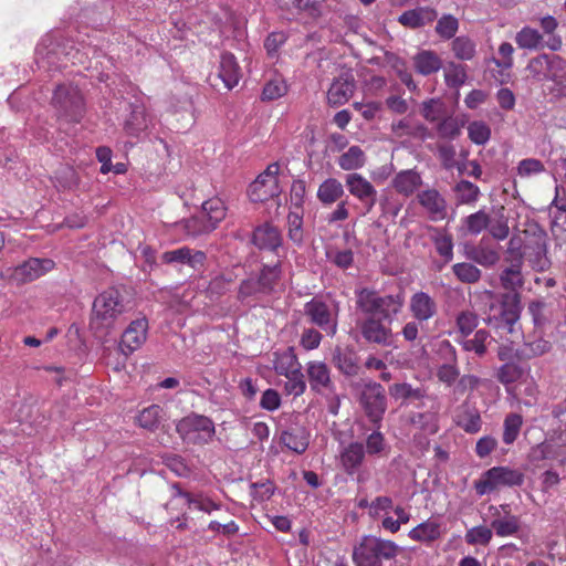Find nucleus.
<instances>
[{
    "label": "nucleus",
    "instance_id": "nucleus-11",
    "mask_svg": "<svg viewBox=\"0 0 566 566\" xmlns=\"http://www.w3.org/2000/svg\"><path fill=\"white\" fill-rule=\"evenodd\" d=\"M277 163L270 164L249 187V196L253 202H264L281 193L277 175Z\"/></svg>",
    "mask_w": 566,
    "mask_h": 566
},
{
    "label": "nucleus",
    "instance_id": "nucleus-39",
    "mask_svg": "<svg viewBox=\"0 0 566 566\" xmlns=\"http://www.w3.org/2000/svg\"><path fill=\"white\" fill-rule=\"evenodd\" d=\"M344 195V187L336 178L325 179L317 189V199L323 206H332Z\"/></svg>",
    "mask_w": 566,
    "mask_h": 566
},
{
    "label": "nucleus",
    "instance_id": "nucleus-63",
    "mask_svg": "<svg viewBox=\"0 0 566 566\" xmlns=\"http://www.w3.org/2000/svg\"><path fill=\"white\" fill-rule=\"evenodd\" d=\"M287 92V85L281 75H274L270 78L262 91L263 101H274L284 96Z\"/></svg>",
    "mask_w": 566,
    "mask_h": 566
},
{
    "label": "nucleus",
    "instance_id": "nucleus-59",
    "mask_svg": "<svg viewBox=\"0 0 566 566\" xmlns=\"http://www.w3.org/2000/svg\"><path fill=\"white\" fill-rule=\"evenodd\" d=\"M161 413L163 409L160 406L151 405L139 412L137 423L144 429L154 431L160 423Z\"/></svg>",
    "mask_w": 566,
    "mask_h": 566
},
{
    "label": "nucleus",
    "instance_id": "nucleus-64",
    "mask_svg": "<svg viewBox=\"0 0 566 566\" xmlns=\"http://www.w3.org/2000/svg\"><path fill=\"white\" fill-rule=\"evenodd\" d=\"M465 66L450 62L444 69V81L449 87L459 88L467 81Z\"/></svg>",
    "mask_w": 566,
    "mask_h": 566
},
{
    "label": "nucleus",
    "instance_id": "nucleus-2",
    "mask_svg": "<svg viewBox=\"0 0 566 566\" xmlns=\"http://www.w3.org/2000/svg\"><path fill=\"white\" fill-rule=\"evenodd\" d=\"M521 302L517 293H506L497 307H491L484 322L500 339L509 344L516 343L522 337L520 325Z\"/></svg>",
    "mask_w": 566,
    "mask_h": 566
},
{
    "label": "nucleus",
    "instance_id": "nucleus-40",
    "mask_svg": "<svg viewBox=\"0 0 566 566\" xmlns=\"http://www.w3.org/2000/svg\"><path fill=\"white\" fill-rule=\"evenodd\" d=\"M452 191L458 206H474L481 196L480 188L475 184L465 179L458 181L453 186Z\"/></svg>",
    "mask_w": 566,
    "mask_h": 566
},
{
    "label": "nucleus",
    "instance_id": "nucleus-18",
    "mask_svg": "<svg viewBox=\"0 0 566 566\" xmlns=\"http://www.w3.org/2000/svg\"><path fill=\"white\" fill-rule=\"evenodd\" d=\"M417 199L431 221H441L447 218V201L437 189L422 190L417 195Z\"/></svg>",
    "mask_w": 566,
    "mask_h": 566
},
{
    "label": "nucleus",
    "instance_id": "nucleus-15",
    "mask_svg": "<svg viewBox=\"0 0 566 566\" xmlns=\"http://www.w3.org/2000/svg\"><path fill=\"white\" fill-rule=\"evenodd\" d=\"M148 321L140 316L129 323L122 334L119 349L126 356L142 347L147 339Z\"/></svg>",
    "mask_w": 566,
    "mask_h": 566
},
{
    "label": "nucleus",
    "instance_id": "nucleus-57",
    "mask_svg": "<svg viewBox=\"0 0 566 566\" xmlns=\"http://www.w3.org/2000/svg\"><path fill=\"white\" fill-rule=\"evenodd\" d=\"M452 272L460 282L467 284H474L479 282L482 276L481 270L474 264L468 262L453 264Z\"/></svg>",
    "mask_w": 566,
    "mask_h": 566
},
{
    "label": "nucleus",
    "instance_id": "nucleus-7",
    "mask_svg": "<svg viewBox=\"0 0 566 566\" xmlns=\"http://www.w3.org/2000/svg\"><path fill=\"white\" fill-rule=\"evenodd\" d=\"M52 105L59 118L66 122H80L84 114V98L77 86L63 83L56 86Z\"/></svg>",
    "mask_w": 566,
    "mask_h": 566
},
{
    "label": "nucleus",
    "instance_id": "nucleus-6",
    "mask_svg": "<svg viewBox=\"0 0 566 566\" xmlns=\"http://www.w3.org/2000/svg\"><path fill=\"white\" fill-rule=\"evenodd\" d=\"M303 312L308 323L327 336L334 337L337 334L339 303L336 300L316 295L304 304Z\"/></svg>",
    "mask_w": 566,
    "mask_h": 566
},
{
    "label": "nucleus",
    "instance_id": "nucleus-10",
    "mask_svg": "<svg viewBox=\"0 0 566 566\" xmlns=\"http://www.w3.org/2000/svg\"><path fill=\"white\" fill-rule=\"evenodd\" d=\"M359 401L368 420L379 428L387 410L385 388L375 381L365 384Z\"/></svg>",
    "mask_w": 566,
    "mask_h": 566
},
{
    "label": "nucleus",
    "instance_id": "nucleus-24",
    "mask_svg": "<svg viewBox=\"0 0 566 566\" xmlns=\"http://www.w3.org/2000/svg\"><path fill=\"white\" fill-rule=\"evenodd\" d=\"M546 81L552 82L549 93L558 99H566V59L555 54Z\"/></svg>",
    "mask_w": 566,
    "mask_h": 566
},
{
    "label": "nucleus",
    "instance_id": "nucleus-48",
    "mask_svg": "<svg viewBox=\"0 0 566 566\" xmlns=\"http://www.w3.org/2000/svg\"><path fill=\"white\" fill-rule=\"evenodd\" d=\"M281 442L295 453H303L308 447V438L303 429H289L281 433Z\"/></svg>",
    "mask_w": 566,
    "mask_h": 566
},
{
    "label": "nucleus",
    "instance_id": "nucleus-3",
    "mask_svg": "<svg viewBox=\"0 0 566 566\" xmlns=\"http://www.w3.org/2000/svg\"><path fill=\"white\" fill-rule=\"evenodd\" d=\"M125 312L126 303L120 292L108 289L98 294L93 302L90 327L96 336L105 337Z\"/></svg>",
    "mask_w": 566,
    "mask_h": 566
},
{
    "label": "nucleus",
    "instance_id": "nucleus-9",
    "mask_svg": "<svg viewBox=\"0 0 566 566\" xmlns=\"http://www.w3.org/2000/svg\"><path fill=\"white\" fill-rule=\"evenodd\" d=\"M176 430L182 440L195 444L208 443L214 436L212 420L197 413H190L179 420Z\"/></svg>",
    "mask_w": 566,
    "mask_h": 566
},
{
    "label": "nucleus",
    "instance_id": "nucleus-12",
    "mask_svg": "<svg viewBox=\"0 0 566 566\" xmlns=\"http://www.w3.org/2000/svg\"><path fill=\"white\" fill-rule=\"evenodd\" d=\"M55 268V262L48 258H30L12 269L10 277L17 284H25L40 279Z\"/></svg>",
    "mask_w": 566,
    "mask_h": 566
},
{
    "label": "nucleus",
    "instance_id": "nucleus-44",
    "mask_svg": "<svg viewBox=\"0 0 566 566\" xmlns=\"http://www.w3.org/2000/svg\"><path fill=\"white\" fill-rule=\"evenodd\" d=\"M539 25L542 34L547 36L546 48L553 52L559 51L563 45L562 36L556 34V30L559 25L558 21L553 15H544L539 19Z\"/></svg>",
    "mask_w": 566,
    "mask_h": 566
},
{
    "label": "nucleus",
    "instance_id": "nucleus-14",
    "mask_svg": "<svg viewBox=\"0 0 566 566\" xmlns=\"http://www.w3.org/2000/svg\"><path fill=\"white\" fill-rule=\"evenodd\" d=\"M524 259L537 272H544L551 266V260L547 256L546 233L543 230L534 232L533 239L525 244Z\"/></svg>",
    "mask_w": 566,
    "mask_h": 566
},
{
    "label": "nucleus",
    "instance_id": "nucleus-20",
    "mask_svg": "<svg viewBox=\"0 0 566 566\" xmlns=\"http://www.w3.org/2000/svg\"><path fill=\"white\" fill-rule=\"evenodd\" d=\"M356 90L352 73L346 72L336 77L327 92V101L332 106H340L349 101Z\"/></svg>",
    "mask_w": 566,
    "mask_h": 566
},
{
    "label": "nucleus",
    "instance_id": "nucleus-47",
    "mask_svg": "<svg viewBox=\"0 0 566 566\" xmlns=\"http://www.w3.org/2000/svg\"><path fill=\"white\" fill-rule=\"evenodd\" d=\"M337 164L343 170H357L365 166L366 155L359 146L354 145L339 156Z\"/></svg>",
    "mask_w": 566,
    "mask_h": 566
},
{
    "label": "nucleus",
    "instance_id": "nucleus-54",
    "mask_svg": "<svg viewBox=\"0 0 566 566\" xmlns=\"http://www.w3.org/2000/svg\"><path fill=\"white\" fill-rule=\"evenodd\" d=\"M489 234L496 241H504L510 237L509 218L504 214L502 207L494 218L490 216V226H488Z\"/></svg>",
    "mask_w": 566,
    "mask_h": 566
},
{
    "label": "nucleus",
    "instance_id": "nucleus-22",
    "mask_svg": "<svg viewBox=\"0 0 566 566\" xmlns=\"http://www.w3.org/2000/svg\"><path fill=\"white\" fill-rule=\"evenodd\" d=\"M409 311L415 319L426 323L436 316L438 306L428 293L419 291L411 295Z\"/></svg>",
    "mask_w": 566,
    "mask_h": 566
},
{
    "label": "nucleus",
    "instance_id": "nucleus-37",
    "mask_svg": "<svg viewBox=\"0 0 566 566\" xmlns=\"http://www.w3.org/2000/svg\"><path fill=\"white\" fill-rule=\"evenodd\" d=\"M422 184L421 176L413 170H402L392 179L395 190L406 197L411 196Z\"/></svg>",
    "mask_w": 566,
    "mask_h": 566
},
{
    "label": "nucleus",
    "instance_id": "nucleus-42",
    "mask_svg": "<svg viewBox=\"0 0 566 566\" xmlns=\"http://www.w3.org/2000/svg\"><path fill=\"white\" fill-rule=\"evenodd\" d=\"M532 457L534 460H556L560 465L566 463V453L554 441H545L537 444L532 451Z\"/></svg>",
    "mask_w": 566,
    "mask_h": 566
},
{
    "label": "nucleus",
    "instance_id": "nucleus-33",
    "mask_svg": "<svg viewBox=\"0 0 566 566\" xmlns=\"http://www.w3.org/2000/svg\"><path fill=\"white\" fill-rule=\"evenodd\" d=\"M442 535V525L434 520H427L409 531L408 536L416 542L431 543L439 539Z\"/></svg>",
    "mask_w": 566,
    "mask_h": 566
},
{
    "label": "nucleus",
    "instance_id": "nucleus-32",
    "mask_svg": "<svg viewBox=\"0 0 566 566\" xmlns=\"http://www.w3.org/2000/svg\"><path fill=\"white\" fill-rule=\"evenodd\" d=\"M219 77L228 90L239 84L241 70L233 54L223 53L220 57Z\"/></svg>",
    "mask_w": 566,
    "mask_h": 566
},
{
    "label": "nucleus",
    "instance_id": "nucleus-53",
    "mask_svg": "<svg viewBox=\"0 0 566 566\" xmlns=\"http://www.w3.org/2000/svg\"><path fill=\"white\" fill-rule=\"evenodd\" d=\"M324 2L325 0H280V6L316 18L321 15Z\"/></svg>",
    "mask_w": 566,
    "mask_h": 566
},
{
    "label": "nucleus",
    "instance_id": "nucleus-41",
    "mask_svg": "<svg viewBox=\"0 0 566 566\" xmlns=\"http://www.w3.org/2000/svg\"><path fill=\"white\" fill-rule=\"evenodd\" d=\"M333 361L337 369L346 376L353 377L358 374V356L354 350L337 348L333 355Z\"/></svg>",
    "mask_w": 566,
    "mask_h": 566
},
{
    "label": "nucleus",
    "instance_id": "nucleus-28",
    "mask_svg": "<svg viewBox=\"0 0 566 566\" xmlns=\"http://www.w3.org/2000/svg\"><path fill=\"white\" fill-rule=\"evenodd\" d=\"M439 348L441 353L446 354V358L449 361L438 368L437 376L440 381L451 385L460 375L459 368L457 367V352L449 340H442Z\"/></svg>",
    "mask_w": 566,
    "mask_h": 566
},
{
    "label": "nucleus",
    "instance_id": "nucleus-45",
    "mask_svg": "<svg viewBox=\"0 0 566 566\" xmlns=\"http://www.w3.org/2000/svg\"><path fill=\"white\" fill-rule=\"evenodd\" d=\"M510 266L505 268L500 274V282L503 289L510 292H516L524 284L522 274L523 263L510 262Z\"/></svg>",
    "mask_w": 566,
    "mask_h": 566
},
{
    "label": "nucleus",
    "instance_id": "nucleus-30",
    "mask_svg": "<svg viewBox=\"0 0 566 566\" xmlns=\"http://www.w3.org/2000/svg\"><path fill=\"white\" fill-rule=\"evenodd\" d=\"M412 65L416 72L422 76H429L439 72L442 67V60L432 50H420L412 57Z\"/></svg>",
    "mask_w": 566,
    "mask_h": 566
},
{
    "label": "nucleus",
    "instance_id": "nucleus-4",
    "mask_svg": "<svg viewBox=\"0 0 566 566\" xmlns=\"http://www.w3.org/2000/svg\"><path fill=\"white\" fill-rule=\"evenodd\" d=\"M69 62H81L78 50L70 41L43 39L35 49V63L39 70L57 71L66 67Z\"/></svg>",
    "mask_w": 566,
    "mask_h": 566
},
{
    "label": "nucleus",
    "instance_id": "nucleus-27",
    "mask_svg": "<svg viewBox=\"0 0 566 566\" xmlns=\"http://www.w3.org/2000/svg\"><path fill=\"white\" fill-rule=\"evenodd\" d=\"M468 258L473 262L484 266L492 268L500 260L497 247L491 244L490 240L483 237L468 253Z\"/></svg>",
    "mask_w": 566,
    "mask_h": 566
},
{
    "label": "nucleus",
    "instance_id": "nucleus-55",
    "mask_svg": "<svg viewBox=\"0 0 566 566\" xmlns=\"http://www.w3.org/2000/svg\"><path fill=\"white\" fill-rule=\"evenodd\" d=\"M451 50L454 56L462 61L472 60L476 53L474 41L465 35L453 38L451 42Z\"/></svg>",
    "mask_w": 566,
    "mask_h": 566
},
{
    "label": "nucleus",
    "instance_id": "nucleus-43",
    "mask_svg": "<svg viewBox=\"0 0 566 566\" xmlns=\"http://www.w3.org/2000/svg\"><path fill=\"white\" fill-rule=\"evenodd\" d=\"M227 208L220 198H211L202 203L201 216L212 226L214 230L226 218Z\"/></svg>",
    "mask_w": 566,
    "mask_h": 566
},
{
    "label": "nucleus",
    "instance_id": "nucleus-58",
    "mask_svg": "<svg viewBox=\"0 0 566 566\" xmlns=\"http://www.w3.org/2000/svg\"><path fill=\"white\" fill-rule=\"evenodd\" d=\"M551 349V342L543 337L528 338L523 345L521 356L531 359L547 354Z\"/></svg>",
    "mask_w": 566,
    "mask_h": 566
},
{
    "label": "nucleus",
    "instance_id": "nucleus-25",
    "mask_svg": "<svg viewBox=\"0 0 566 566\" xmlns=\"http://www.w3.org/2000/svg\"><path fill=\"white\" fill-rule=\"evenodd\" d=\"M438 17L436 9L431 7H417L402 12L398 17V22L409 29H419L432 23Z\"/></svg>",
    "mask_w": 566,
    "mask_h": 566
},
{
    "label": "nucleus",
    "instance_id": "nucleus-35",
    "mask_svg": "<svg viewBox=\"0 0 566 566\" xmlns=\"http://www.w3.org/2000/svg\"><path fill=\"white\" fill-rule=\"evenodd\" d=\"M390 397L400 401V406L410 403L413 400L424 398L426 391L421 387H412L409 382H395L388 388Z\"/></svg>",
    "mask_w": 566,
    "mask_h": 566
},
{
    "label": "nucleus",
    "instance_id": "nucleus-17",
    "mask_svg": "<svg viewBox=\"0 0 566 566\" xmlns=\"http://www.w3.org/2000/svg\"><path fill=\"white\" fill-rule=\"evenodd\" d=\"M509 505L489 507V513L492 517L491 527L500 537L512 536L520 530V520L517 516L510 514L506 511Z\"/></svg>",
    "mask_w": 566,
    "mask_h": 566
},
{
    "label": "nucleus",
    "instance_id": "nucleus-29",
    "mask_svg": "<svg viewBox=\"0 0 566 566\" xmlns=\"http://www.w3.org/2000/svg\"><path fill=\"white\" fill-rule=\"evenodd\" d=\"M172 496L174 497H184L189 505V507H193L200 512H205L211 514L213 511H218L221 509V504L213 502L209 496L203 493H190L184 492L178 484L172 485Z\"/></svg>",
    "mask_w": 566,
    "mask_h": 566
},
{
    "label": "nucleus",
    "instance_id": "nucleus-61",
    "mask_svg": "<svg viewBox=\"0 0 566 566\" xmlns=\"http://www.w3.org/2000/svg\"><path fill=\"white\" fill-rule=\"evenodd\" d=\"M496 378L501 384L509 387L524 378V370L516 364L506 363L497 369Z\"/></svg>",
    "mask_w": 566,
    "mask_h": 566
},
{
    "label": "nucleus",
    "instance_id": "nucleus-19",
    "mask_svg": "<svg viewBox=\"0 0 566 566\" xmlns=\"http://www.w3.org/2000/svg\"><path fill=\"white\" fill-rule=\"evenodd\" d=\"M154 126V118L146 112L143 104L132 105L129 116L124 123V130L130 137L140 138Z\"/></svg>",
    "mask_w": 566,
    "mask_h": 566
},
{
    "label": "nucleus",
    "instance_id": "nucleus-34",
    "mask_svg": "<svg viewBox=\"0 0 566 566\" xmlns=\"http://www.w3.org/2000/svg\"><path fill=\"white\" fill-rule=\"evenodd\" d=\"M515 43L520 49L538 51L546 48L544 35L532 27L525 25L515 34Z\"/></svg>",
    "mask_w": 566,
    "mask_h": 566
},
{
    "label": "nucleus",
    "instance_id": "nucleus-49",
    "mask_svg": "<svg viewBox=\"0 0 566 566\" xmlns=\"http://www.w3.org/2000/svg\"><path fill=\"white\" fill-rule=\"evenodd\" d=\"M266 295L258 277L250 276L240 283L238 300L245 304L256 302L261 296Z\"/></svg>",
    "mask_w": 566,
    "mask_h": 566
},
{
    "label": "nucleus",
    "instance_id": "nucleus-13",
    "mask_svg": "<svg viewBox=\"0 0 566 566\" xmlns=\"http://www.w3.org/2000/svg\"><path fill=\"white\" fill-rule=\"evenodd\" d=\"M206 259L207 255L203 251L193 250L189 247L169 250L160 255V260L165 264L176 268L189 266L195 271H199L203 268Z\"/></svg>",
    "mask_w": 566,
    "mask_h": 566
},
{
    "label": "nucleus",
    "instance_id": "nucleus-16",
    "mask_svg": "<svg viewBox=\"0 0 566 566\" xmlns=\"http://www.w3.org/2000/svg\"><path fill=\"white\" fill-rule=\"evenodd\" d=\"M345 185L349 193L358 199L370 211L377 201V190L373 184L363 175L357 172L348 174Z\"/></svg>",
    "mask_w": 566,
    "mask_h": 566
},
{
    "label": "nucleus",
    "instance_id": "nucleus-38",
    "mask_svg": "<svg viewBox=\"0 0 566 566\" xmlns=\"http://www.w3.org/2000/svg\"><path fill=\"white\" fill-rule=\"evenodd\" d=\"M273 365L275 373L281 376H289L302 370V366L293 347H289L282 353H275Z\"/></svg>",
    "mask_w": 566,
    "mask_h": 566
},
{
    "label": "nucleus",
    "instance_id": "nucleus-51",
    "mask_svg": "<svg viewBox=\"0 0 566 566\" xmlns=\"http://www.w3.org/2000/svg\"><path fill=\"white\" fill-rule=\"evenodd\" d=\"M555 54H538L528 61L526 70L537 81H546Z\"/></svg>",
    "mask_w": 566,
    "mask_h": 566
},
{
    "label": "nucleus",
    "instance_id": "nucleus-56",
    "mask_svg": "<svg viewBox=\"0 0 566 566\" xmlns=\"http://www.w3.org/2000/svg\"><path fill=\"white\" fill-rule=\"evenodd\" d=\"M493 338L485 329H478L472 338L463 340L462 347L467 352H474L479 357L485 355L488 345Z\"/></svg>",
    "mask_w": 566,
    "mask_h": 566
},
{
    "label": "nucleus",
    "instance_id": "nucleus-31",
    "mask_svg": "<svg viewBox=\"0 0 566 566\" xmlns=\"http://www.w3.org/2000/svg\"><path fill=\"white\" fill-rule=\"evenodd\" d=\"M454 421L458 427L468 433H476L481 430L482 420L479 410L470 405H461L455 412Z\"/></svg>",
    "mask_w": 566,
    "mask_h": 566
},
{
    "label": "nucleus",
    "instance_id": "nucleus-21",
    "mask_svg": "<svg viewBox=\"0 0 566 566\" xmlns=\"http://www.w3.org/2000/svg\"><path fill=\"white\" fill-rule=\"evenodd\" d=\"M306 375L311 389L317 394L331 391L334 388L331 371L323 361L312 360L306 365Z\"/></svg>",
    "mask_w": 566,
    "mask_h": 566
},
{
    "label": "nucleus",
    "instance_id": "nucleus-52",
    "mask_svg": "<svg viewBox=\"0 0 566 566\" xmlns=\"http://www.w3.org/2000/svg\"><path fill=\"white\" fill-rule=\"evenodd\" d=\"M409 422L426 434H434L439 430L438 416L431 411L411 412L409 415Z\"/></svg>",
    "mask_w": 566,
    "mask_h": 566
},
{
    "label": "nucleus",
    "instance_id": "nucleus-36",
    "mask_svg": "<svg viewBox=\"0 0 566 566\" xmlns=\"http://www.w3.org/2000/svg\"><path fill=\"white\" fill-rule=\"evenodd\" d=\"M431 231L430 239L433 242L438 254L448 263L453 259V238L444 229L428 227Z\"/></svg>",
    "mask_w": 566,
    "mask_h": 566
},
{
    "label": "nucleus",
    "instance_id": "nucleus-50",
    "mask_svg": "<svg viewBox=\"0 0 566 566\" xmlns=\"http://www.w3.org/2000/svg\"><path fill=\"white\" fill-rule=\"evenodd\" d=\"M462 224L470 235H479L490 226V213L480 209L462 219Z\"/></svg>",
    "mask_w": 566,
    "mask_h": 566
},
{
    "label": "nucleus",
    "instance_id": "nucleus-5",
    "mask_svg": "<svg viewBox=\"0 0 566 566\" xmlns=\"http://www.w3.org/2000/svg\"><path fill=\"white\" fill-rule=\"evenodd\" d=\"M398 553L399 546L392 541L365 535L354 546L352 557L355 566H382V559H394Z\"/></svg>",
    "mask_w": 566,
    "mask_h": 566
},
{
    "label": "nucleus",
    "instance_id": "nucleus-46",
    "mask_svg": "<svg viewBox=\"0 0 566 566\" xmlns=\"http://www.w3.org/2000/svg\"><path fill=\"white\" fill-rule=\"evenodd\" d=\"M282 266L281 262L276 261L272 265H263L258 276L260 284L262 285L265 294L270 295L275 292V287L281 280Z\"/></svg>",
    "mask_w": 566,
    "mask_h": 566
},
{
    "label": "nucleus",
    "instance_id": "nucleus-8",
    "mask_svg": "<svg viewBox=\"0 0 566 566\" xmlns=\"http://www.w3.org/2000/svg\"><path fill=\"white\" fill-rule=\"evenodd\" d=\"M523 483L524 473L522 471L509 467H493L474 482V489L482 496L502 488L521 486Z\"/></svg>",
    "mask_w": 566,
    "mask_h": 566
},
{
    "label": "nucleus",
    "instance_id": "nucleus-1",
    "mask_svg": "<svg viewBox=\"0 0 566 566\" xmlns=\"http://www.w3.org/2000/svg\"><path fill=\"white\" fill-rule=\"evenodd\" d=\"M402 306V293L380 294L369 289L357 291L356 307L364 316L357 326L363 338L369 344L391 346L395 340L391 323Z\"/></svg>",
    "mask_w": 566,
    "mask_h": 566
},
{
    "label": "nucleus",
    "instance_id": "nucleus-62",
    "mask_svg": "<svg viewBox=\"0 0 566 566\" xmlns=\"http://www.w3.org/2000/svg\"><path fill=\"white\" fill-rule=\"evenodd\" d=\"M436 33L443 40H451L459 30V20L449 13L442 14L436 24Z\"/></svg>",
    "mask_w": 566,
    "mask_h": 566
},
{
    "label": "nucleus",
    "instance_id": "nucleus-60",
    "mask_svg": "<svg viewBox=\"0 0 566 566\" xmlns=\"http://www.w3.org/2000/svg\"><path fill=\"white\" fill-rule=\"evenodd\" d=\"M523 418L518 413H509L503 422V442L512 444L518 437Z\"/></svg>",
    "mask_w": 566,
    "mask_h": 566
},
{
    "label": "nucleus",
    "instance_id": "nucleus-26",
    "mask_svg": "<svg viewBox=\"0 0 566 566\" xmlns=\"http://www.w3.org/2000/svg\"><path fill=\"white\" fill-rule=\"evenodd\" d=\"M366 455L365 448L360 442H350L339 452V462L343 470L353 475L357 473Z\"/></svg>",
    "mask_w": 566,
    "mask_h": 566
},
{
    "label": "nucleus",
    "instance_id": "nucleus-23",
    "mask_svg": "<svg viewBox=\"0 0 566 566\" xmlns=\"http://www.w3.org/2000/svg\"><path fill=\"white\" fill-rule=\"evenodd\" d=\"M252 242L260 250L276 252L282 245L283 239L280 230L266 222L254 229Z\"/></svg>",
    "mask_w": 566,
    "mask_h": 566
}]
</instances>
